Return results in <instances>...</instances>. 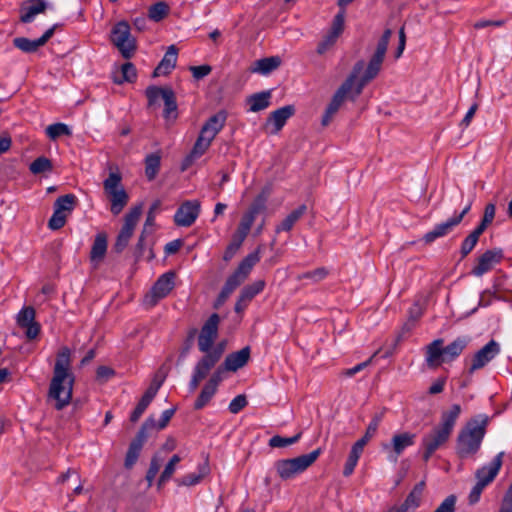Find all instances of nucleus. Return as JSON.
Instances as JSON below:
<instances>
[{"mask_svg":"<svg viewBox=\"0 0 512 512\" xmlns=\"http://www.w3.org/2000/svg\"><path fill=\"white\" fill-rule=\"evenodd\" d=\"M391 35V29L384 30L381 38L378 40L376 50L370 58L364 74L359 79L358 77L363 71L365 63L363 60H359L354 64L351 73L336 90L332 96L331 101L327 105L321 119L322 126L329 125L334 115L339 111L341 105L344 103L345 99H349L354 102L362 93L364 87L374 78H376L381 70Z\"/></svg>","mask_w":512,"mask_h":512,"instance_id":"1","label":"nucleus"},{"mask_svg":"<svg viewBox=\"0 0 512 512\" xmlns=\"http://www.w3.org/2000/svg\"><path fill=\"white\" fill-rule=\"evenodd\" d=\"M74 382L71 351L68 347H63L57 353L48 390V399L54 401L55 409L62 410L70 404Z\"/></svg>","mask_w":512,"mask_h":512,"instance_id":"2","label":"nucleus"},{"mask_svg":"<svg viewBox=\"0 0 512 512\" xmlns=\"http://www.w3.org/2000/svg\"><path fill=\"white\" fill-rule=\"evenodd\" d=\"M461 411L459 404H453L449 410L441 413L440 423L423 436L421 446L424 462H428L432 455L449 440Z\"/></svg>","mask_w":512,"mask_h":512,"instance_id":"3","label":"nucleus"},{"mask_svg":"<svg viewBox=\"0 0 512 512\" xmlns=\"http://www.w3.org/2000/svg\"><path fill=\"white\" fill-rule=\"evenodd\" d=\"M489 421L490 418L486 414H478L466 422L456 438L455 449L459 458H468L479 451Z\"/></svg>","mask_w":512,"mask_h":512,"instance_id":"4","label":"nucleus"},{"mask_svg":"<svg viewBox=\"0 0 512 512\" xmlns=\"http://www.w3.org/2000/svg\"><path fill=\"white\" fill-rule=\"evenodd\" d=\"M321 448H317L308 454H303L291 459H281L275 463L276 471L282 480H289L304 472L321 455Z\"/></svg>","mask_w":512,"mask_h":512,"instance_id":"5","label":"nucleus"},{"mask_svg":"<svg viewBox=\"0 0 512 512\" xmlns=\"http://www.w3.org/2000/svg\"><path fill=\"white\" fill-rule=\"evenodd\" d=\"M122 176L118 171H112L103 181L104 192L110 200V211L113 215L122 212L129 201V195L123 187Z\"/></svg>","mask_w":512,"mask_h":512,"instance_id":"6","label":"nucleus"},{"mask_svg":"<svg viewBox=\"0 0 512 512\" xmlns=\"http://www.w3.org/2000/svg\"><path fill=\"white\" fill-rule=\"evenodd\" d=\"M382 418L383 413H376L367 426L365 434L353 444L343 469V475L345 477H348L353 473L365 445L376 434Z\"/></svg>","mask_w":512,"mask_h":512,"instance_id":"7","label":"nucleus"},{"mask_svg":"<svg viewBox=\"0 0 512 512\" xmlns=\"http://www.w3.org/2000/svg\"><path fill=\"white\" fill-rule=\"evenodd\" d=\"M255 264L256 253H250L241 261L237 269L226 280V283L219 295L220 302L225 301L230 294L247 279Z\"/></svg>","mask_w":512,"mask_h":512,"instance_id":"8","label":"nucleus"},{"mask_svg":"<svg viewBox=\"0 0 512 512\" xmlns=\"http://www.w3.org/2000/svg\"><path fill=\"white\" fill-rule=\"evenodd\" d=\"M110 41L125 59H129L136 51V40L131 35L128 22L119 21L111 29Z\"/></svg>","mask_w":512,"mask_h":512,"instance_id":"9","label":"nucleus"},{"mask_svg":"<svg viewBox=\"0 0 512 512\" xmlns=\"http://www.w3.org/2000/svg\"><path fill=\"white\" fill-rule=\"evenodd\" d=\"M223 350V345H220L212 352L205 353V355L196 363L188 385L190 392H194L198 388L200 382L209 375L212 368H214L220 360Z\"/></svg>","mask_w":512,"mask_h":512,"instance_id":"10","label":"nucleus"},{"mask_svg":"<svg viewBox=\"0 0 512 512\" xmlns=\"http://www.w3.org/2000/svg\"><path fill=\"white\" fill-rule=\"evenodd\" d=\"M175 273L168 271L162 274L143 298L146 308L154 307L161 299L165 298L174 288Z\"/></svg>","mask_w":512,"mask_h":512,"instance_id":"11","label":"nucleus"},{"mask_svg":"<svg viewBox=\"0 0 512 512\" xmlns=\"http://www.w3.org/2000/svg\"><path fill=\"white\" fill-rule=\"evenodd\" d=\"M154 425L155 424L153 418L150 417L145 420L142 427L138 431L136 438L129 445L124 461L125 468L131 469L135 465L142 450L143 444L147 438V431L150 430V428Z\"/></svg>","mask_w":512,"mask_h":512,"instance_id":"12","label":"nucleus"},{"mask_svg":"<svg viewBox=\"0 0 512 512\" xmlns=\"http://www.w3.org/2000/svg\"><path fill=\"white\" fill-rule=\"evenodd\" d=\"M201 212L199 200H186L176 210L174 223L178 227H190L195 223Z\"/></svg>","mask_w":512,"mask_h":512,"instance_id":"13","label":"nucleus"},{"mask_svg":"<svg viewBox=\"0 0 512 512\" xmlns=\"http://www.w3.org/2000/svg\"><path fill=\"white\" fill-rule=\"evenodd\" d=\"M295 114L293 105H286L273 111L262 126V130L268 135L278 134L287 120Z\"/></svg>","mask_w":512,"mask_h":512,"instance_id":"14","label":"nucleus"},{"mask_svg":"<svg viewBox=\"0 0 512 512\" xmlns=\"http://www.w3.org/2000/svg\"><path fill=\"white\" fill-rule=\"evenodd\" d=\"M416 434L410 432L397 433L392 436L390 443L382 445L384 451L389 453V460L397 462L404 450L415 444Z\"/></svg>","mask_w":512,"mask_h":512,"instance_id":"15","label":"nucleus"},{"mask_svg":"<svg viewBox=\"0 0 512 512\" xmlns=\"http://www.w3.org/2000/svg\"><path fill=\"white\" fill-rule=\"evenodd\" d=\"M219 315L213 313L204 323L198 337V347L201 352H212V345L218 335Z\"/></svg>","mask_w":512,"mask_h":512,"instance_id":"16","label":"nucleus"},{"mask_svg":"<svg viewBox=\"0 0 512 512\" xmlns=\"http://www.w3.org/2000/svg\"><path fill=\"white\" fill-rule=\"evenodd\" d=\"M504 258L503 250L494 248L486 250L476 259V264L471 270V274L481 277L491 271L496 264H499Z\"/></svg>","mask_w":512,"mask_h":512,"instance_id":"17","label":"nucleus"},{"mask_svg":"<svg viewBox=\"0 0 512 512\" xmlns=\"http://www.w3.org/2000/svg\"><path fill=\"white\" fill-rule=\"evenodd\" d=\"M500 352V345L495 340H490L480 350H478L471 360V365L468 369L469 374H473L475 371L482 369L492 359H494Z\"/></svg>","mask_w":512,"mask_h":512,"instance_id":"18","label":"nucleus"},{"mask_svg":"<svg viewBox=\"0 0 512 512\" xmlns=\"http://www.w3.org/2000/svg\"><path fill=\"white\" fill-rule=\"evenodd\" d=\"M249 357L250 349L249 347H244L237 352L229 354L225 358L223 364H221L214 372H220L219 376L224 380L227 372H236L238 369L245 366Z\"/></svg>","mask_w":512,"mask_h":512,"instance_id":"19","label":"nucleus"},{"mask_svg":"<svg viewBox=\"0 0 512 512\" xmlns=\"http://www.w3.org/2000/svg\"><path fill=\"white\" fill-rule=\"evenodd\" d=\"M17 324L25 329L26 337L30 340L35 339L40 332V326L35 322V310L32 307L22 308L16 317Z\"/></svg>","mask_w":512,"mask_h":512,"instance_id":"20","label":"nucleus"},{"mask_svg":"<svg viewBox=\"0 0 512 512\" xmlns=\"http://www.w3.org/2000/svg\"><path fill=\"white\" fill-rule=\"evenodd\" d=\"M56 27L57 25H53L38 39L30 40L25 37H17L13 40V44L23 52H35L39 47L44 46L48 42V40L53 36Z\"/></svg>","mask_w":512,"mask_h":512,"instance_id":"21","label":"nucleus"},{"mask_svg":"<svg viewBox=\"0 0 512 512\" xmlns=\"http://www.w3.org/2000/svg\"><path fill=\"white\" fill-rule=\"evenodd\" d=\"M443 344L444 340L442 338H438L426 346L425 360L428 368L435 369L443 363H447L445 360Z\"/></svg>","mask_w":512,"mask_h":512,"instance_id":"22","label":"nucleus"},{"mask_svg":"<svg viewBox=\"0 0 512 512\" xmlns=\"http://www.w3.org/2000/svg\"><path fill=\"white\" fill-rule=\"evenodd\" d=\"M503 457L504 452H500L493 458V460L488 465L479 468L475 473L477 480H479L486 486L490 484L495 479L499 470L502 467Z\"/></svg>","mask_w":512,"mask_h":512,"instance_id":"23","label":"nucleus"},{"mask_svg":"<svg viewBox=\"0 0 512 512\" xmlns=\"http://www.w3.org/2000/svg\"><path fill=\"white\" fill-rule=\"evenodd\" d=\"M220 372H213V374L210 376L208 382L204 385L202 388L199 396L197 397L194 408L199 410L205 407L209 401L212 399L214 394L217 391L218 385L223 381L221 377L219 376Z\"/></svg>","mask_w":512,"mask_h":512,"instance_id":"24","label":"nucleus"},{"mask_svg":"<svg viewBox=\"0 0 512 512\" xmlns=\"http://www.w3.org/2000/svg\"><path fill=\"white\" fill-rule=\"evenodd\" d=\"M177 57L178 49L176 48L175 45H170L167 48L162 60L155 68L153 76L159 77L168 75L175 68Z\"/></svg>","mask_w":512,"mask_h":512,"instance_id":"25","label":"nucleus"},{"mask_svg":"<svg viewBox=\"0 0 512 512\" xmlns=\"http://www.w3.org/2000/svg\"><path fill=\"white\" fill-rule=\"evenodd\" d=\"M460 222L455 216L447 219L445 222L437 224L431 231L427 232L423 240L426 244L434 242L437 238L448 235Z\"/></svg>","mask_w":512,"mask_h":512,"instance_id":"26","label":"nucleus"},{"mask_svg":"<svg viewBox=\"0 0 512 512\" xmlns=\"http://www.w3.org/2000/svg\"><path fill=\"white\" fill-rule=\"evenodd\" d=\"M160 388V384L156 385H150L149 388L145 391L142 398L136 405L135 409L130 415V420L132 422H136L139 420V418L142 416L146 408L149 406V404L152 402L154 397L156 396L158 390Z\"/></svg>","mask_w":512,"mask_h":512,"instance_id":"27","label":"nucleus"},{"mask_svg":"<svg viewBox=\"0 0 512 512\" xmlns=\"http://www.w3.org/2000/svg\"><path fill=\"white\" fill-rule=\"evenodd\" d=\"M47 3L44 0H30L29 4L22 6L20 10V20L23 23H30L34 18L45 11Z\"/></svg>","mask_w":512,"mask_h":512,"instance_id":"28","label":"nucleus"},{"mask_svg":"<svg viewBox=\"0 0 512 512\" xmlns=\"http://www.w3.org/2000/svg\"><path fill=\"white\" fill-rule=\"evenodd\" d=\"M226 121V113L221 111L210 117L201 129V133L214 139L217 133L222 129Z\"/></svg>","mask_w":512,"mask_h":512,"instance_id":"29","label":"nucleus"},{"mask_svg":"<svg viewBox=\"0 0 512 512\" xmlns=\"http://www.w3.org/2000/svg\"><path fill=\"white\" fill-rule=\"evenodd\" d=\"M470 339L467 336H459L453 342L443 347L446 362H452L462 354Z\"/></svg>","mask_w":512,"mask_h":512,"instance_id":"30","label":"nucleus"},{"mask_svg":"<svg viewBox=\"0 0 512 512\" xmlns=\"http://www.w3.org/2000/svg\"><path fill=\"white\" fill-rule=\"evenodd\" d=\"M210 471L208 461H205L204 463L200 464L198 466V471L189 473L180 479H177V483L180 486H194L206 476L208 475Z\"/></svg>","mask_w":512,"mask_h":512,"instance_id":"31","label":"nucleus"},{"mask_svg":"<svg viewBox=\"0 0 512 512\" xmlns=\"http://www.w3.org/2000/svg\"><path fill=\"white\" fill-rule=\"evenodd\" d=\"M307 207L305 204L300 205L291 211L279 225L276 226V232L290 231L294 224L305 214Z\"/></svg>","mask_w":512,"mask_h":512,"instance_id":"32","label":"nucleus"},{"mask_svg":"<svg viewBox=\"0 0 512 512\" xmlns=\"http://www.w3.org/2000/svg\"><path fill=\"white\" fill-rule=\"evenodd\" d=\"M255 213H256V208L251 207L250 210L242 217L240 224H239L236 232L233 235L234 237H236L244 242V240L247 237V235L251 229V226L254 222Z\"/></svg>","mask_w":512,"mask_h":512,"instance_id":"33","label":"nucleus"},{"mask_svg":"<svg viewBox=\"0 0 512 512\" xmlns=\"http://www.w3.org/2000/svg\"><path fill=\"white\" fill-rule=\"evenodd\" d=\"M107 251V238L104 234H98L95 237L94 243L90 252V259L93 263L97 264L103 259Z\"/></svg>","mask_w":512,"mask_h":512,"instance_id":"34","label":"nucleus"},{"mask_svg":"<svg viewBox=\"0 0 512 512\" xmlns=\"http://www.w3.org/2000/svg\"><path fill=\"white\" fill-rule=\"evenodd\" d=\"M425 488V482L420 481L417 483L411 492L407 495L405 501L401 504L408 511L416 509L420 505L421 497Z\"/></svg>","mask_w":512,"mask_h":512,"instance_id":"35","label":"nucleus"},{"mask_svg":"<svg viewBox=\"0 0 512 512\" xmlns=\"http://www.w3.org/2000/svg\"><path fill=\"white\" fill-rule=\"evenodd\" d=\"M161 165V155L159 153H151L145 157V175L149 181L157 176Z\"/></svg>","mask_w":512,"mask_h":512,"instance_id":"36","label":"nucleus"},{"mask_svg":"<svg viewBox=\"0 0 512 512\" xmlns=\"http://www.w3.org/2000/svg\"><path fill=\"white\" fill-rule=\"evenodd\" d=\"M211 142L212 139L200 132V135L197 138L191 153L186 158V161L192 162L193 160L201 157L207 151Z\"/></svg>","mask_w":512,"mask_h":512,"instance_id":"37","label":"nucleus"},{"mask_svg":"<svg viewBox=\"0 0 512 512\" xmlns=\"http://www.w3.org/2000/svg\"><path fill=\"white\" fill-rule=\"evenodd\" d=\"M281 63L282 59L278 55L258 59V73L268 75L277 70Z\"/></svg>","mask_w":512,"mask_h":512,"instance_id":"38","label":"nucleus"},{"mask_svg":"<svg viewBox=\"0 0 512 512\" xmlns=\"http://www.w3.org/2000/svg\"><path fill=\"white\" fill-rule=\"evenodd\" d=\"M164 112L163 116L166 120H174L177 117V104L175 99V94L172 89L165 92L164 95Z\"/></svg>","mask_w":512,"mask_h":512,"instance_id":"39","label":"nucleus"},{"mask_svg":"<svg viewBox=\"0 0 512 512\" xmlns=\"http://www.w3.org/2000/svg\"><path fill=\"white\" fill-rule=\"evenodd\" d=\"M76 202L77 197L74 194H66L56 199L54 209L68 215L74 209Z\"/></svg>","mask_w":512,"mask_h":512,"instance_id":"40","label":"nucleus"},{"mask_svg":"<svg viewBox=\"0 0 512 512\" xmlns=\"http://www.w3.org/2000/svg\"><path fill=\"white\" fill-rule=\"evenodd\" d=\"M169 10V5L166 2L159 1L149 7L148 17L154 22H159L168 15Z\"/></svg>","mask_w":512,"mask_h":512,"instance_id":"41","label":"nucleus"},{"mask_svg":"<svg viewBox=\"0 0 512 512\" xmlns=\"http://www.w3.org/2000/svg\"><path fill=\"white\" fill-rule=\"evenodd\" d=\"M137 77L135 66L127 62L121 66L120 72L118 75H115L114 81L118 84L123 82H133Z\"/></svg>","mask_w":512,"mask_h":512,"instance_id":"42","label":"nucleus"},{"mask_svg":"<svg viewBox=\"0 0 512 512\" xmlns=\"http://www.w3.org/2000/svg\"><path fill=\"white\" fill-rule=\"evenodd\" d=\"M143 206L142 204L136 205L130 209V211L126 214L124 219L123 228L128 229L130 231H134L136 224L139 221V218L142 214Z\"/></svg>","mask_w":512,"mask_h":512,"instance_id":"43","label":"nucleus"},{"mask_svg":"<svg viewBox=\"0 0 512 512\" xmlns=\"http://www.w3.org/2000/svg\"><path fill=\"white\" fill-rule=\"evenodd\" d=\"M45 132H46V135L51 140H56L60 136H70L71 135V130H70L69 126L64 123L51 124V125L47 126Z\"/></svg>","mask_w":512,"mask_h":512,"instance_id":"44","label":"nucleus"},{"mask_svg":"<svg viewBox=\"0 0 512 512\" xmlns=\"http://www.w3.org/2000/svg\"><path fill=\"white\" fill-rule=\"evenodd\" d=\"M29 170L34 175L49 172L52 170V163L48 158L41 156L30 164Z\"/></svg>","mask_w":512,"mask_h":512,"instance_id":"45","label":"nucleus"},{"mask_svg":"<svg viewBox=\"0 0 512 512\" xmlns=\"http://www.w3.org/2000/svg\"><path fill=\"white\" fill-rule=\"evenodd\" d=\"M256 295V287L248 286L244 288L241 292V295L235 305L236 312H241L247 304L255 297Z\"/></svg>","mask_w":512,"mask_h":512,"instance_id":"46","label":"nucleus"},{"mask_svg":"<svg viewBox=\"0 0 512 512\" xmlns=\"http://www.w3.org/2000/svg\"><path fill=\"white\" fill-rule=\"evenodd\" d=\"M301 437V433H298L292 437H282L280 435H275L269 440V446L273 448H282L287 447L296 443Z\"/></svg>","mask_w":512,"mask_h":512,"instance_id":"47","label":"nucleus"},{"mask_svg":"<svg viewBox=\"0 0 512 512\" xmlns=\"http://www.w3.org/2000/svg\"><path fill=\"white\" fill-rule=\"evenodd\" d=\"M344 24L345 8H341L340 11L334 16L329 32L339 37L344 30Z\"/></svg>","mask_w":512,"mask_h":512,"instance_id":"48","label":"nucleus"},{"mask_svg":"<svg viewBox=\"0 0 512 512\" xmlns=\"http://www.w3.org/2000/svg\"><path fill=\"white\" fill-rule=\"evenodd\" d=\"M327 275H328V270L324 267H320V268H316L315 270L308 271V272H305V273L299 275L298 279L299 280L310 279L316 283V282H319V281L323 280L324 278H326Z\"/></svg>","mask_w":512,"mask_h":512,"instance_id":"49","label":"nucleus"},{"mask_svg":"<svg viewBox=\"0 0 512 512\" xmlns=\"http://www.w3.org/2000/svg\"><path fill=\"white\" fill-rule=\"evenodd\" d=\"M67 216H68L67 214H65L63 212H59L54 209V212H53L51 218L49 219L48 227L51 230H59L60 228H62L65 225Z\"/></svg>","mask_w":512,"mask_h":512,"instance_id":"50","label":"nucleus"},{"mask_svg":"<svg viewBox=\"0 0 512 512\" xmlns=\"http://www.w3.org/2000/svg\"><path fill=\"white\" fill-rule=\"evenodd\" d=\"M338 38V36L332 34L331 32H328L327 35L324 36V38L318 43L316 50L317 53L320 55L324 54L326 51H328L335 45Z\"/></svg>","mask_w":512,"mask_h":512,"instance_id":"51","label":"nucleus"},{"mask_svg":"<svg viewBox=\"0 0 512 512\" xmlns=\"http://www.w3.org/2000/svg\"><path fill=\"white\" fill-rule=\"evenodd\" d=\"M170 88H160L156 86H151L146 89V96L148 98L149 104H155L160 98L163 100L166 91H169Z\"/></svg>","mask_w":512,"mask_h":512,"instance_id":"52","label":"nucleus"},{"mask_svg":"<svg viewBox=\"0 0 512 512\" xmlns=\"http://www.w3.org/2000/svg\"><path fill=\"white\" fill-rule=\"evenodd\" d=\"M132 235V231L122 227L115 243V249L117 252H121L127 246Z\"/></svg>","mask_w":512,"mask_h":512,"instance_id":"53","label":"nucleus"},{"mask_svg":"<svg viewBox=\"0 0 512 512\" xmlns=\"http://www.w3.org/2000/svg\"><path fill=\"white\" fill-rule=\"evenodd\" d=\"M457 497L454 494L447 496L434 512H455Z\"/></svg>","mask_w":512,"mask_h":512,"instance_id":"54","label":"nucleus"},{"mask_svg":"<svg viewBox=\"0 0 512 512\" xmlns=\"http://www.w3.org/2000/svg\"><path fill=\"white\" fill-rule=\"evenodd\" d=\"M242 243H243L242 240L233 236L230 244L227 246V248L224 252L223 259L225 261L231 260L234 257V255L236 254V252L239 250V248L241 247Z\"/></svg>","mask_w":512,"mask_h":512,"instance_id":"55","label":"nucleus"},{"mask_svg":"<svg viewBox=\"0 0 512 512\" xmlns=\"http://www.w3.org/2000/svg\"><path fill=\"white\" fill-rule=\"evenodd\" d=\"M477 243H478V241L476 239H474L472 236L468 235L463 240L461 247H460L461 259H464L465 257H467L472 252V250L475 248Z\"/></svg>","mask_w":512,"mask_h":512,"instance_id":"56","label":"nucleus"},{"mask_svg":"<svg viewBox=\"0 0 512 512\" xmlns=\"http://www.w3.org/2000/svg\"><path fill=\"white\" fill-rule=\"evenodd\" d=\"M486 487L485 484L477 480V483L473 486L472 490L470 491V494L468 496V502L470 505H475L479 502L480 496Z\"/></svg>","mask_w":512,"mask_h":512,"instance_id":"57","label":"nucleus"},{"mask_svg":"<svg viewBox=\"0 0 512 512\" xmlns=\"http://www.w3.org/2000/svg\"><path fill=\"white\" fill-rule=\"evenodd\" d=\"M247 405V400L244 395H237L229 404V411L232 414L239 413Z\"/></svg>","mask_w":512,"mask_h":512,"instance_id":"58","label":"nucleus"},{"mask_svg":"<svg viewBox=\"0 0 512 512\" xmlns=\"http://www.w3.org/2000/svg\"><path fill=\"white\" fill-rule=\"evenodd\" d=\"M175 410L174 409H167L162 412L161 417L158 422L154 420V426L150 429L157 428L158 430L164 429L167 424L169 423L170 419L174 415Z\"/></svg>","mask_w":512,"mask_h":512,"instance_id":"59","label":"nucleus"},{"mask_svg":"<svg viewBox=\"0 0 512 512\" xmlns=\"http://www.w3.org/2000/svg\"><path fill=\"white\" fill-rule=\"evenodd\" d=\"M176 470V465L167 463L164 470L162 471L159 480H158V487H161L164 485L168 480L171 479L174 472Z\"/></svg>","mask_w":512,"mask_h":512,"instance_id":"60","label":"nucleus"},{"mask_svg":"<svg viewBox=\"0 0 512 512\" xmlns=\"http://www.w3.org/2000/svg\"><path fill=\"white\" fill-rule=\"evenodd\" d=\"M211 67L209 65H200V66H191L190 71L195 79L199 80L209 75L211 72Z\"/></svg>","mask_w":512,"mask_h":512,"instance_id":"61","label":"nucleus"},{"mask_svg":"<svg viewBox=\"0 0 512 512\" xmlns=\"http://www.w3.org/2000/svg\"><path fill=\"white\" fill-rule=\"evenodd\" d=\"M495 212H496L495 204L488 203L485 206L484 214H483V217L481 220L490 225L495 218Z\"/></svg>","mask_w":512,"mask_h":512,"instance_id":"62","label":"nucleus"},{"mask_svg":"<svg viewBox=\"0 0 512 512\" xmlns=\"http://www.w3.org/2000/svg\"><path fill=\"white\" fill-rule=\"evenodd\" d=\"M270 97L271 90H266L258 93V111L265 109L269 106Z\"/></svg>","mask_w":512,"mask_h":512,"instance_id":"63","label":"nucleus"},{"mask_svg":"<svg viewBox=\"0 0 512 512\" xmlns=\"http://www.w3.org/2000/svg\"><path fill=\"white\" fill-rule=\"evenodd\" d=\"M478 109V104L477 103H474L470 108L469 110L467 111L466 115L464 116V118L462 119V121L460 122V126L461 127H468L476 113Z\"/></svg>","mask_w":512,"mask_h":512,"instance_id":"64","label":"nucleus"}]
</instances>
